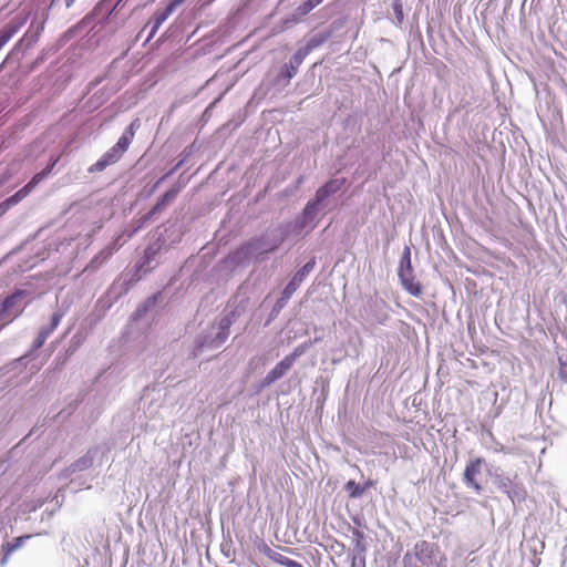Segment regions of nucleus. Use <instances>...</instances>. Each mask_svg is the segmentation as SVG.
<instances>
[{
	"mask_svg": "<svg viewBox=\"0 0 567 567\" xmlns=\"http://www.w3.org/2000/svg\"><path fill=\"white\" fill-rule=\"evenodd\" d=\"M16 30L13 28H6L0 31V45L3 47L14 34Z\"/></svg>",
	"mask_w": 567,
	"mask_h": 567,
	"instance_id": "nucleus-21",
	"label": "nucleus"
},
{
	"mask_svg": "<svg viewBox=\"0 0 567 567\" xmlns=\"http://www.w3.org/2000/svg\"><path fill=\"white\" fill-rule=\"evenodd\" d=\"M51 333V330H42L34 341V347L40 348L45 342L47 338Z\"/></svg>",
	"mask_w": 567,
	"mask_h": 567,
	"instance_id": "nucleus-23",
	"label": "nucleus"
},
{
	"mask_svg": "<svg viewBox=\"0 0 567 567\" xmlns=\"http://www.w3.org/2000/svg\"><path fill=\"white\" fill-rule=\"evenodd\" d=\"M25 295L24 290H17L3 300L0 307V329L22 313Z\"/></svg>",
	"mask_w": 567,
	"mask_h": 567,
	"instance_id": "nucleus-1",
	"label": "nucleus"
},
{
	"mask_svg": "<svg viewBox=\"0 0 567 567\" xmlns=\"http://www.w3.org/2000/svg\"><path fill=\"white\" fill-rule=\"evenodd\" d=\"M400 271H408V275L411 277L413 272L412 264H411V250L409 247L404 248L402 258H401V268Z\"/></svg>",
	"mask_w": 567,
	"mask_h": 567,
	"instance_id": "nucleus-16",
	"label": "nucleus"
},
{
	"mask_svg": "<svg viewBox=\"0 0 567 567\" xmlns=\"http://www.w3.org/2000/svg\"><path fill=\"white\" fill-rule=\"evenodd\" d=\"M559 367H558V378L567 383V357H559L558 358Z\"/></svg>",
	"mask_w": 567,
	"mask_h": 567,
	"instance_id": "nucleus-19",
	"label": "nucleus"
},
{
	"mask_svg": "<svg viewBox=\"0 0 567 567\" xmlns=\"http://www.w3.org/2000/svg\"><path fill=\"white\" fill-rule=\"evenodd\" d=\"M303 56H305V54H303V53H301V51H298V52L295 54L293 59H295V61H296V63H297V64H300V63L302 62Z\"/></svg>",
	"mask_w": 567,
	"mask_h": 567,
	"instance_id": "nucleus-28",
	"label": "nucleus"
},
{
	"mask_svg": "<svg viewBox=\"0 0 567 567\" xmlns=\"http://www.w3.org/2000/svg\"><path fill=\"white\" fill-rule=\"evenodd\" d=\"M9 208H10V207H6V206H4V202H2V203L0 204V210H1V212H6V210H8Z\"/></svg>",
	"mask_w": 567,
	"mask_h": 567,
	"instance_id": "nucleus-31",
	"label": "nucleus"
},
{
	"mask_svg": "<svg viewBox=\"0 0 567 567\" xmlns=\"http://www.w3.org/2000/svg\"><path fill=\"white\" fill-rule=\"evenodd\" d=\"M123 155L113 146L107 152H105L100 159L94 163L92 166H90L89 172H102L107 166L115 164L121 159Z\"/></svg>",
	"mask_w": 567,
	"mask_h": 567,
	"instance_id": "nucleus-7",
	"label": "nucleus"
},
{
	"mask_svg": "<svg viewBox=\"0 0 567 567\" xmlns=\"http://www.w3.org/2000/svg\"><path fill=\"white\" fill-rule=\"evenodd\" d=\"M396 14H399V16H400L399 18H402V17H403V13H402V10H401V6H399V10L396 11Z\"/></svg>",
	"mask_w": 567,
	"mask_h": 567,
	"instance_id": "nucleus-33",
	"label": "nucleus"
},
{
	"mask_svg": "<svg viewBox=\"0 0 567 567\" xmlns=\"http://www.w3.org/2000/svg\"><path fill=\"white\" fill-rule=\"evenodd\" d=\"M344 183H346L344 179H330V181H328L322 187H320L317 190L315 199L310 200L307 204V206L305 208V213L306 214L311 213L317 207L318 204L322 203L330 195L336 194L337 192H339L343 187Z\"/></svg>",
	"mask_w": 567,
	"mask_h": 567,
	"instance_id": "nucleus-3",
	"label": "nucleus"
},
{
	"mask_svg": "<svg viewBox=\"0 0 567 567\" xmlns=\"http://www.w3.org/2000/svg\"><path fill=\"white\" fill-rule=\"evenodd\" d=\"M372 485V482L371 481H368L367 483H364L363 486H361L360 484L355 483L354 481H349L347 484H346V489L349 492V496L351 498H358L360 496L363 495V493Z\"/></svg>",
	"mask_w": 567,
	"mask_h": 567,
	"instance_id": "nucleus-11",
	"label": "nucleus"
},
{
	"mask_svg": "<svg viewBox=\"0 0 567 567\" xmlns=\"http://www.w3.org/2000/svg\"><path fill=\"white\" fill-rule=\"evenodd\" d=\"M75 0H65L66 7H71Z\"/></svg>",
	"mask_w": 567,
	"mask_h": 567,
	"instance_id": "nucleus-32",
	"label": "nucleus"
},
{
	"mask_svg": "<svg viewBox=\"0 0 567 567\" xmlns=\"http://www.w3.org/2000/svg\"><path fill=\"white\" fill-rule=\"evenodd\" d=\"M44 177H45V176H44V174H43L42 172H40V173L35 174V175L31 178V181H30L27 185H24V187L28 189V192H29V193H31V192H32V189H33V188H34V187H35L40 182H42Z\"/></svg>",
	"mask_w": 567,
	"mask_h": 567,
	"instance_id": "nucleus-22",
	"label": "nucleus"
},
{
	"mask_svg": "<svg viewBox=\"0 0 567 567\" xmlns=\"http://www.w3.org/2000/svg\"><path fill=\"white\" fill-rule=\"evenodd\" d=\"M307 348V343L296 347L291 353L286 355L268 372L264 379L265 384H271L282 378L291 369L295 361L306 352Z\"/></svg>",
	"mask_w": 567,
	"mask_h": 567,
	"instance_id": "nucleus-2",
	"label": "nucleus"
},
{
	"mask_svg": "<svg viewBox=\"0 0 567 567\" xmlns=\"http://www.w3.org/2000/svg\"><path fill=\"white\" fill-rule=\"evenodd\" d=\"M30 193L28 192V189L23 186L16 194H13L12 196L8 197L4 200V206L12 207V206L17 205L19 202H21L23 198H25Z\"/></svg>",
	"mask_w": 567,
	"mask_h": 567,
	"instance_id": "nucleus-15",
	"label": "nucleus"
},
{
	"mask_svg": "<svg viewBox=\"0 0 567 567\" xmlns=\"http://www.w3.org/2000/svg\"><path fill=\"white\" fill-rule=\"evenodd\" d=\"M6 182V179H0V186Z\"/></svg>",
	"mask_w": 567,
	"mask_h": 567,
	"instance_id": "nucleus-34",
	"label": "nucleus"
},
{
	"mask_svg": "<svg viewBox=\"0 0 567 567\" xmlns=\"http://www.w3.org/2000/svg\"><path fill=\"white\" fill-rule=\"evenodd\" d=\"M485 463L483 457H476L471 460L464 470L463 481L467 487H471L475 493L481 494L483 491L482 485L477 482V476L481 473V468Z\"/></svg>",
	"mask_w": 567,
	"mask_h": 567,
	"instance_id": "nucleus-4",
	"label": "nucleus"
},
{
	"mask_svg": "<svg viewBox=\"0 0 567 567\" xmlns=\"http://www.w3.org/2000/svg\"><path fill=\"white\" fill-rule=\"evenodd\" d=\"M323 0H307L297 8L299 16H306L318 7Z\"/></svg>",
	"mask_w": 567,
	"mask_h": 567,
	"instance_id": "nucleus-17",
	"label": "nucleus"
},
{
	"mask_svg": "<svg viewBox=\"0 0 567 567\" xmlns=\"http://www.w3.org/2000/svg\"><path fill=\"white\" fill-rule=\"evenodd\" d=\"M185 0H171V2L173 3V6H175L176 8L178 6H181Z\"/></svg>",
	"mask_w": 567,
	"mask_h": 567,
	"instance_id": "nucleus-30",
	"label": "nucleus"
},
{
	"mask_svg": "<svg viewBox=\"0 0 567 567\" xmlns=\"http://www.w3.org/2000/svg\"><path fill=\"white\" fill-rule=\"evenodd\" d=\"M60 319H61V316L59 313H54L52 316L51 328L49 329V330H51V332L58 327Z\"/></svg>",
	"mask_w": 567,
	"mask_h": 567,
	"instance_id": "nucleus-27",
	"label": "nucleus"
},
{
	"mask_svg": "<svg viewBox=\"0 0 567 567\" xmlns=\"http://www.w3.org/2000/svg\"><path fill=\"white\" fill-rule=\"evenodd\" d=\"M414 549H415V554L417 556H420L423 554H432L433 546L430 543L422 540L415 545Z\"/></svg>",
	"mask_w": 567,
	"mask_h": 567,
	"instance_id": "nucleus-20",
	"label": "nucleus"
},
{
	"mask_svg": "<svg viewBox=\"0 0 567 567\" xmlns=\"http://www.w3.org/2000/svg\"><path fill=\"white\" fill-rule=\"evenodd\" d=\"M134 125H135V122L131 123V125L125 130L123 135L118 138L117 143L114 145V147L122 155L127 151V148L130 147V145L134 138V135H135Z\"/></svg>",
	"mask_w": 567,
	"mask_h": 567,
	"instance_id": "nucleus-10",
	"label": "nucleus"
},
{
	"mask_svg": "<svg viewBox=\"0 0 567 567\" xmlns=\"http://www.w3.org/2000/svg\"><path fill=\"white\" fill-rule=\"evenodd\" d=\"M496 485L499 489L507 494L509 498H513L512 488L517 482L508 476L497 475L495 478Z\"/></svg>",
	"mask_w": 567,
	"mask_h": 567,
	"instance_id": "nucleus-13",
	"label": "nucleus"
},
{
	"mask_svg": "<svg viewBox=\"0 0 567 567\" xmlns=\"http://www.w3.org/2000/svg\"><path fill=\"white\" fill-rule=\"evenodd\" d=\"M509 491H512L513 498L511 499L513 502L525 499L526 491L522 484L516 483L512 488H509Z\"/></svg>",
	"mask_w": 567,
	"mask_h": 567,
	"instance_id": "nucleus-18",
	"label": "nucleus"
},
{
	"mask_svg": "<svg viewBox=\"0 0 567 567\" xmlns=\"http://www.w3.org/2000/svg\"><path fill=\"white\" fill-rule=\"evenodd\" d=\"M352 536H353L354 549L361 555L365 554L367 543H365L364 533L358 528H353Z\"/></svg>",
	"mask_w": 567,
	"mask_h": 567,
	"instance_id": "nucleus-12",
	"label": "nucleus"
},
{
	"mask_svg": "<svg viewBox=\"0 0 567 567\" xmlns=\"http://www.w3.org/2000/svg\"><path fill=\"white\" fill-rule=\"evenodd\" d=\"M399 277L404 289L412 295L413 297H420L423 292L422 285L415 280L413 272L411 277L408 275V271H399Z\"/></svg>",
	"mask_w": 567,
	"mask_h": 567,
	"instance_id": "nucleus-9",
	"label": "nucleus"
},
{
	"mask_svg": "<svg viewBox=\"0 0 567 567\" xmlns=\"http://www.w3.org/2000/svg\"><path fill=\"white\" fill-rule=\"evenodd\" d=\"M1 48H2V47L0 45V49H1Z\"/></svg>",
	"mask_w": 567,
	"mask_h": 567,
	"instance_id": "nucleus-35",
	"label": "nucleus"
},
{
	"mask_svg": "<svg viewBox=\"0 0 567 567\" xmlns=\"http://www.w3.org/2000/svg\"><path fill=\"white\" fill-rule=\"evenodd\" d=\"M297 72V69L295 66H291L288 71V78H292Z\"/></svg>",
	"mask_w": 567,
	"mask_h": 567,
	"instance_id": "nucleus-29",
	"label": "nucleus"
},
{
	"mask_svg": "<svg viewBox=\"0 0 567 567\" xmlns=\"http://www.w3.org/2000/svg\"><path fill=\"white\" fill-rule=\"evenodd\" d=\"M178 193V189L172 188L167 190L156 203L153 208V213L159 212L163 207H165L169 202H172Z\"/></svg>",
	"mask_w": 567,
	"mask_h": 567,
	"instance_id": "nucleus-14",
	"label": "nucleus"
},
{
	"mask_svg": "<svg viewBox=\"0 0 567 567\" xmlns=\"http://www.w3.org/2000/svg\"><path fill=\"white\" fill-rule=\"evenodd\" d=\"M259 550L267 556L269 559H271L274 563L285 566V567H303L300 563L292 560L272 548H270L265 542H261L259 545Z\"/></svg>",
	"mask_w": 567,
	"mask_h": 567,
	"instance_id": "nucleus-6",
	"label": "nucleus"
},
{
	"mask_svg": "<svg viewBox=\"0 0 567 567\" xmlns=\"http://www.w3.org/2000/svg\"><path fill=\"white\" fill-rule=\"evenodd\" d=\"M315 259L309 260L300 270H298L281 293V300H288L299 288L307 275L313 269Z\"/></svg>",
	"mask_w": 567,
	"mask_h": 567,
	"instance_id": "nucleus-5",
	"label": "nucleus"
},
{
	"mask_svg": "<svg viewBox=\"0 0 567 567\" xmlns=\"http://www.w3.org/2000/svg\"><path fill=\"white\" fill-rule=\"evenodd\" d=\"M32 537V535L28 534V535H22V536H19V537H16L12 542H9V543H4L2 546H1V558H0V565L1 566H6L10 559V556L13 551H16L17 549H19L20 547H22L24 545V543L30 539Z\"/></svg>",
	"mask_w": 567,
	"mask_h": 567,
	"instance_id": "nucleus-8",
	"label": "nucleus"
},
{
	"mask_svg": "<svg viewBox=\"0 0 567 567\" xmlns=\"http://www.w3.org/2000/svg\"><path fill=\"white\" fill-rule=\"evenodd\" d=\"M59 159H60V156H58L55 158H51L49 165L42 171L44 176H48L52 172V169L54 168V166L56 165Z\"/></svg>",
	"mask_w": 567,
	"mask_h": 567,
	"instance_id": "nucleus-25",
	"label": "nucleus"
},
{
	"mask_svg": "<svg viewBox=\"0 0 567 567\" xmlns=\"http://www.w3.org/2000/svg\"><path fill=\"white\" fill-rule=\"evenodd\" d=\"M176 9L175 6L169 1L168 6L162 11L158 12L165 20L174 12Z\"/></svg>",
	"mask_w": 567,
	"mask_h": 567,
	"instance_id": "nucleus-26",
	"label": "nucleus"
},
{
	"mask_svg": "<svg viewBox=\"0 0 567 567\" xmlns=\"http://www.w3.org/2000/svg\"><path fill=\"white\" fill-rule=\"evenodd\" d=\"M164 21H165V19L159 13H156L154 16V25L152 28L151 37L154 35V33L157 31V29L161 27V24Z\"/></svg>",
	"mask_w": 567,
	"mask_h": 567,
	"instance_id": "nucleus-24",
	"label": "nucleus"
}]
</instances>
